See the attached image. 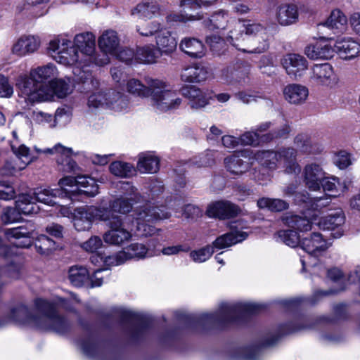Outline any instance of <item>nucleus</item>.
Here are the masks:
<instances>
[{
  "mask_svg": "<svg viewBox=\"0 0 360 360\" xmlns=\"http://www.w3.org/2000/svg\"><path fill=\"white\" fill-rule=\"evenodd\" d=\"M48 49L53 53L58 63L64 65H75L73 72L77 75L78 79L83 83L90 80L94 88L98 86V80L84 71L77 73L79 69L91 63L102 66L110 63L108 57L96 56V36L91 32L75 34L72 41L68 36H56L49 41Z\"/></svg>",
  "mask_w": 360,
  "mask_h": 360,
  "instance_id": "nucleus-1",
  "label": "nucleus"
},
{
  "mask_svg": "<svg viewBox=\"0 0 360 360\" xmlns=\"http://www.w3.org/2000/svg\"><path fill=\"white\" fill-rule=\"evenodd\" d=\"M331 30L334 34H340L347 29V18L340 10H334L323 25Z\"/></svg>",
  "mask_w": 360,
  "mask_h": 360,
  "instance_id": "nucleus-34",
  "label": "nucleus"
},
{
  "mask_svg": "<svg viewBox=\"0 0 360 360\" xmlns=\"http://www.w3.org/2000/svg\"><path fill=\"white\" fill-rule=\"evenodd\" d=\"M209 72L206 67L196 65L185 68L181 74V80L188 83H200L208 77Z\"/></svg>",
  "mask_w": 360,
  "mask_h": 360,
  "instance_id": "nucleus-33",
  "label": "nucleus"
},
{
  "mask_svg": "<svg viewBox=\"0 0 360 360\" xmlns=\"http://www.w3.org/2000/svg\"><path fill=\"white\" fill-rule=\"evenodd\" d=\"M127 259L132 258L142 259L147 256L148 249L144 244L134 243L127 246L124 250Z\"/></svg>",
  "mask_w": 360,
  "mask_h": 360,
  "instance_id": "nucleus-52",
  "label": "nucleus"
},
{
  "mask_svg": "<svg viewBox=\"0 0 360 360\" xmlns=\"http://www.w3.org/2000/svg\"><path fill=\"white\" fill-rule=\"evenodd\" d=\"M136 63L153 64L162 56L155 45L146 44L136 48Z\"/></svg>",
  "mask_w": 360,
  "mask_h": 360,
  "instance_id": "nucleus-36",
  "label": "nucleus"
},
{
  "mask_svg": "<svg viewBox=\"0 0 360 360\" xmlns=\"http://www.w3.org/2000/svg\"><path fill=\"white\" fill-rule=\"evenodd\" d=\"M37 89V92H30V103L33 105L36 103L51 101L55 96L63 98L72 92L73 88L70 78L56 79L49 81V85H41Z\"/></svg>",
  "mask_w": 360,
  "mask_h": 360,
  "instance_id": "nucleus-8",
  "label": "nucleus"
},
{
  "mask_svg": "<svg viewBox=\"0 0 360 360\" xmlns=\"http://www.w3.org/2000/svg\"><path fill=\"white\" fill-rule=\"evenodd\" d=\"M241 307L248 311L256 312L260 307V305L255 303H246L243 304V306L240 304H224L221 307V314L224 319H229Z\"/></svg>",
  "mask_w": 360,
  "mask_h": 360,
  "instance_id": "nucleus-46",
  "label": "nucleus"
},
{
  "mask_svg": "<svg viewBox=\"0 0 360 360\" xmlns=\"http://www.w3.org/2000/svg\"><path fill=\"white\" fill-rule=\"evenodd\" d=\"M309 79L317 86L334 88L339 84V77L329 63L314 65L310 70Z\"/></svg>",
  "mask_w": 360,
  "mask_h": 360,
  "instance_id": "nucleus-15",
  "label": "nucleus"
},
{
  "mask_svg": "<svg viewBox=\"0 0 360 360\" xmlns=\"http://www.w3.org/2000/svg\"><path fill=\"white\" fill-rule=\"evenodd\" d=\"M110 171L113 175L124 178L129 177L136 172L131 164L122 161L112 162L110 165Z\"/></svg>",
  "mask_w": 360,
  "mask_h": 360,
  "instance_id": "nucleus-47",
  "label": "nucleus"
},
{
  "mask_svg": "<svg viewBox=\"0 0 360 360\" xmlns=\"http://www.w3.org/2000/svg\"><path fill=\"white\" fill-rule=\"evenodd\" d=\"M240 212V209L230 201L221 200L210 204L206 213L210 217L221 219L236 217Z\"/></svg>",
  "mask_w": 360,
  "mask_h": 360,
  "instance_id": "nucleus-21",
  "label": "nucleus"
},
{
  "mask_svg": "<svg viewBox=\"0 0 360 360\" xmlns=\"http://www.w3.org/2000/svg\"><path fill=\"white\" fill-rule=\"evenodd\" d=\"M283 96L285 101L295 105L304 104L309 97L308 88L301 84H289L283 87Z\"/></svg>",
  "mask_w": 360,
  "mask_h": 360,
  "instance_id": "nucleus-25",
  "label": "nucleus"
},
{
  "mask_svg": "<svg viewBox=\"0 0 360 360\" xmlns=\"http://www.w3.org/2000/svg\"><path fill=\"white\" fill-rule=\"evenodd\" d=\"M228 22V15L224 12H219L212 15L206 22V26L212 29H225Z\"/></svg>",
  "mask_w": 360,
  "mask_h": 360,
  "instance_id": "nucleus-56",
  "label": "nucleus"
},
{
  "mask_svg": "<svg viewBox=\"0 0 360 360\" xmlns=\"http://www.w3.org/2000/svg\"><path fill=\"white\" fill-rule=\"evenodd\" d=\"M159 4L152 0H145L139 3L131 11V14L141 19H151L160 14Z\"/></svg>",
  "mask_w": 360,
  "mask_h": 360,
  "instance_id": "nucleus-29",
  "label": "nucleus"
},
{
  "mask_svg": "<svg viewBox=\"0 0 360 360\" xmlns=\"http://www.w3.org/2000/svg\"><path fill=\"white\" fill-rule=\"evenodd\" d=\"M182 94L188 100L189 106L194 110L202 109L207 106L211 98L208 90L195 86L184 88L182 90Z\"/></svg>",
  "mask_w": 360,
  "mask_h": 360,
  "instance_id": "nucleus-23",
  "label": "nucleus"
},
{
  "mask_svg": "<svg viewBox=\"0 0 360 360\" xmlns=\"http://www.w3.org/2000/svg\"><path fill=\"white\" fill-rule=\"evenodd\" d=\"M6 235L8 238H23L22 241L13 243L17 247L27 248L31 245L30 238L32 236V232L27 231L23 226L8 229L6 231Z\"/></svg>",
  "mask_w": 360,
  "mask_h": 360,
  "instance_id": "nucleus-42",
  "label": "nucleus"
},
{
  "mask_svg": "<svg viewBox=\"0 0 360 360\" xmlns=\"http://www.w3.org/2000/svg\"><path fill=\"white\" fill-rule=\"evenodd\" d=\"M262 138L257 131H250L243 134L239 137V140L240 145L243 146H257L260 143Z\"/></svg>",
  "mask_w": 360,
  "mask_h": 360,
  "instance_id": "nucleus-57",
  "label": "nucleus"
},
{
  "mask_svg": "<svg viewBox=\"0 0 360 360\" xmlns=\"http://www.w3.org/2000/svg\"><path fill=\"white\" fill-rule=\"evenodd\" d=\"M181 51L191 58H200L205 55V47L203 43L194 37H184L179 44Z\"/></svg>",
  "mask_w": 360,
  "mask_h": 360,
  "instance_id": "nucleus-30",
  "label": "nucleus"
},
{
  "mask_svg": "<svg viewBox=\"0 0 360 360\" xmlns=\"http://www.w3.org/2000/svg\"><path fill=\"white\" fill-rule=\"evenodd\" d=\"M281 65L291 79H298L306 73L309 63L305 57L300 54L288 53L281 59Z\"/></svg>",
  "mask_w": 360,
  "mask_h": 360,
  "instance_id": "nucleus-17",
  "label": "nucleus"
},
{
  "mask_svg": "<svg viewBox=\"0 0 360 360\" xmlns=\"http://www.w3.org/2000/svg\"><path fill=\"white\" fill-rule=\"evenodd\" d=\"M68 278L70 283L75 286H82L89 279V272L82 266H73L70 268Z\"/></svg>",
  "mask_w": 360,
  "mask_h": 360,
  "instance_id": "nucleus-45",
  "label": "nucleus"
},
{
  "mask_svg": "<svg viewBox=\"0 0 360 360\" xmlns=\"http://www.w3.org/2000/svg\"><path fill=\"white\" fill-rule=\"evenodd\" d=\"M112 217L111 210L103 207L84 206L77 207L72 213V222L78 231L90 229L94 220L106 221Z\"/></svg>",
  "mask_w": 360,
  "mask_h": 360,
  "instance_id": "nucleus-10",
  "label": "nucleus"
},
{
  "mask_svg": "<svg viewBox=\"0 0 360 360\" xmlns=\"http://www.w3.org/2000/svg\"><path fill=\"white\" fill-rule=\"evenodd\" d=\"M122 188L127 191L124 196L113 200L110 204V207H106L111 210V213L127 214L131 210L132 205L140 200L141 196L137 193L136 188L128 182L122 183Z\"/></svg>",
  "mask_w": 360,
  "mask_h": 360,
  "instance_id": "nucleus-16",
  "label": "nucleus"
},
{
  "mask_svg": "<svg viewBox=\"0 0 360 360\" xmlns=\"http://www.w3.org/2000/svg\"><path fill=\"white\" fill-rule=\"evenodd\" d=\"M296 155L297 151L294 148H288L277 152L258 151L254 158L262 165L270 169L282 167L288 174H297L300 172V167L296 161Z\"/></svg>",
  "mask_w": 360,
  "mask_h": 360,
  "instance_id": "nucleus-6",
  "label": "nucleus"
},
{
  "mask_svg": "<svg viewBox=\"0 0 360 360\" xmlns=\"http://www.w3.org/2000/svg\"><path fill=\"white\" fill-rule=\"evenodd\" d=\"M33 199L34 198L28 194L20 195L15 201V207L21 214L25 215L37 213L39 208Z\"/></svg>",
  "mask_w": 360,
  "mask_h": 360,
  "instance_id": "nucleus-43",
  "label": "nucleus"
},
{
  "mask_svg": "<svg viewBox=\"0 0 360 360\" xmlns=\"http://www.w3.org/2000/svg\"><path fill=\"white\" fill-rule=\"evenodd\" d=\"M127 260L126 254L122 250L115 255L105 256L103 264L107 266H117L123 264Z\"/></svg>",
  "mask_w": 360,
  "mask_h": 360,
  "instance_id": "nucleus-64",
  "label": "nucleus"
},
{
  "mask_svg": "<svg viewBox=\"0 0 360 360\" xmlns=\"http://www.w3.org/2000/svg\"><path fill=\"white\" fill-rule=\"evenodd\" d=\"M21 219V213L15 207H6L4 210V212L1 215V220L5 224H11L16 221H19Z\"/></svg>",
  "mask_w": 360,
  "mask_h": 360,
  "instance_id": "nucleus-58",
  "label": "nucleus"
},
{
  "mask_svg": "<svg viewBox=\"0 0 360 360\" xmlns=\"http://www.w3.org/2000/svg\"><path fill=\"white\" fill-rule=\"evenodd\" d=\"M221 77L224 82L229 84L237 83L240 85H244L249 82L248 70L243 67L237 70L227 67L222 70Z\"/></svg>",
  "mask_w": 360,
  "mask_h": 360,
  "instance_id": "nucleus-31",
  "label": "nucleus"
},
{
  "mask_svg": "<svg viewBox=\"0 0 360 360\" xmlns=\"http://www.w3.org/2000/svg\"><path fill=\"white\" fill-rule=\"evenodd\" d=\"M161 23L154 20L147 22L142 25L136 26L137 32L143 37L156 36V34L162 28Z\"/></svg>",
  "mask_w": 360,
  "mask_h": 360,
  "instance_id": "nucleus-54",
  "label": "nucleus"
},
{
  "mask_svg": "<svg viewBox=\"0 0 360 360\" xmlns=\"http://www.w3.org/2000/svg\"><path fill=\"white\" fill-rule=\"evenodd\" d=\"M214 253L212 245H207L190 252V257L194 262L202 263L208 260Z\"/></svg>",
  "mask_w": 360,
  "mask_h": 360,
  "instance_id": "nucleus-55",
  "label": "nucleus"
},
{
  "mask_svg": "<svg viewBox=\"0 0 360 360\" xmlns=\"http://www.w3.org/2000/svg\"><path fill=\"white\" fill-rule=\"evenodd\" d=\"M13 87L7 77L0 75V98H10L13 94Z\"/></svg>",
  "mask_w": 360,
  "mask_h": 360,
  "instance_id": "nucleus-63",
  "label": "nucleus"
},
{
  "mask_svg": "<svg viewBox=\"0 0 360 360\" xmlns=\"http://www.w3.org/2000/svg\"><path fill=\"white\" fill-rule=\"evenodd\" d=\"M113 56L127 63L136 62V50L134 51L130 48L118 49L116 55Z\"/></svg>",
  "mask_w": 360,
  "mask_h": 360,
  "instance_id": "nucleus-59",
  "label": "nucleus"
},
{
  "mask_svg": "<svg viewBox=\"0 0 360 360\" xmlns=\"http://www.w3.org/2000/svg\"><path fill=\"white\" fill-rule=\"evenodd\" d=\"M170 213L165 207H159L146 204L136 209L131 217H127L125 221L120 217L113 215L108 221L109 229L105 232L103 238L105 243L121 246L129 242L134 235L151 236L159 230L146 224L156 220L168 219Z\"/></svg>",
  "mask_w": 360,
  "mask_h": 360,
  "instance_id": "nucleus-2",
  "label": "nucleus"
},
{
  "mask_svg": "<svg viewBox=\"0 0 360 360\" xmlns=\"http://www.w3.org/2000/svg\"><path fill=\"white\" fill-rule=\"evenodd\" d=\"M333 162L340 169H345L352 165L354 159L352 153L345 150H340L333 153Z\"/></svg>",
  "mask_w": 360,
  "mask_h": 360,
  "instance_id": "nucleus-49",
  "label": "nucleus"
},
{
  "mask_svg": "<svg viewBox=\"0 0 360 360\" xmlns=\"http://www.w3.org/2000/svg\"><path fill=\"white\" fill-rule=\"evenodd\" d=\"M61 112H57L55 117L52 115L46 113L41 110H34L32 112L31 118L37 124H46L49 127H53L56 126V120L60 116Z\"/></svg>",
  "mask_w": 360,
  "mask_h": 360,
  "instance_id": "nucleus-50",
  "label": "nucleus"
},
{
  "mask_svg": "<svg viewBox=\"0 0 360 360\" xmlns=\"http://www.w3.org/2000/svg\"><path fill=\"white\" fill-rule=\"evenodd\" d=\"M248 233L242 231H233L223 234L212 243L213 248L218 250L226 248L233 245L238 243H240L246 239Z\"/></svg>",
  "mask_w": 360,
  "mask_h": 360,
  "instance_id": "nucleus-32",
  "label": "nucleus"
},
{
  "mask_svg": "<svg viewBox=\"0 0 360 360\" xmlns=\"http://www.w3.org/2000/svg\"><path fill=\"white\" fill-rule=\"evenodd\" d=\"M345 214L342 210L338 208L330 210L320 219L317 218L316 225L321 230L331 231L334 238H340L345 232Z\"/></svg>",
  "mask_w": 360,
  "mask_h": 360,
  "instance_id": "nucleus-14",
  "label": "nucleus"
},
{
  "mask_svg": "<svg viewBox=\"0 0 360 360\" xmlns=\"http://www.w3.org/2000/svg\"><path fill=\"white\" fill-rule=\"evenodd\" d=\"M278 238L286 245L291 248L300 246L301 248V236L295 230H282L277 233Z\"/></svg>",
  "mask_w": 360,
  "mask_h": 360,
  "instance_id": "nucleus-48",
  "label": "nucleus"
},
{
  "mask_svg": "<svg viewBox=\"0 0 360 360\" xmlns=\"http://www.w3.org/2000/svg\"><path fill=\"white\" fill-rule=\"evenodd\" d=\"M224 165L226 169L235 175H241L249 169V163L244 162L235 154L226 158Z\"/></svg>",
  "mask_w": 360,
  "mask_h": 360,
  "instance_id": "nucleus-44",
  "label": "nucleus"
},
{
  "mask_svg": "<svg viewBox=\"0 0 360 360\" xmlns=\"http://www.w3.org/2000/svg\"><path fill=\"white\" fill-rule=\"evenodd\" d=\"M304 54L310 60H328L333 56L334 50L326 41H317L305 47Z\"/></svg>",
  "mask_w": 360,
  "mask_h": 360,
  "instance_id": "nucleus-28",
  "label": "nucleus"
},
{
  "mask_svg": "<svg viewBox=\"0 0 360 360\" xmlns=\"http://www.w3.org/2000/svg\"><path fill=\"white\" fill-rule=\"evenodd\" d=\"M33 195L36 201L53 206L56 204V198L58 195L63 196L65 193L61 188L60 190H53L49 188H37L34 190Z\"/></svg>",
  "mask_w": 360,
  "mask_h": 360,
  "instance_id": "nucleus-41",
  "label": "nucleus"
},
{
  "mask_svg": "<svg viewBox=\"0 0 360 360\" xmlns=\"http://www.w3.org/2000/svg\"><path fill=\"white\" fill-rule=\"evenodd\" d=\"M335 47L340 56L345 60H352L360 53V43L352 37L338 39Z\"/></svg>",
  "mask_w": 360,
  "mask_h": 360,
  "instance_id": "nucleus-27",
  "label": "nucleus"
},
{
  "mask_svg": "<svg viewBox=\"0 0 360 360\" xmlns=\"http://www.w3.org/2000/svg\"><path fill=\"white\" fill-rule=\"evenodd\" d=\"M41 46L39 37L35 35H22L13 45L11 51L14 55L24 57L38 51Z\"/></svg>",
  "mask_w": 360,
  "mask_h": 360,
  "instance_id": "nucleus-22",
  "label": "nucleus"
},
{
  "mask_svg": "<svg viewBox=\"0 0 360 360\" xmlns=\"http://www.w3.org/2000/svg\"><path fill=\"white\" fill-rule=\"evenodd\" d=\"M151 78L146 79L147 86L144 85L139 79L131 78L127 80L125 83L126 91L132 95L139 96L141 98H148L152 91L150 86L149 81Z\"/></svg>",
  "mask_w": 360,
  "mask_h": 360,
  "instance_id": "nucleus-39",
  "label": "nucleus"
},
{
  "mask_svg": "<svg viewBox=\"0 0 360 360\" xmlns=\"http://www.w3.org/2000/svg\"><path fill=\"white\" fill-rule=\"evenodd\" d=\"M330 245L320 233L314 232L309 237L302 238L301 248L307 254V259L302 257L300 259L302 264V270H305L307 266H314L315 263L309 261L314 257H317L324 252Z\"/></svg>",
  "mask_w": 360,
  "mask_h": 360,
  "instance_id": "nucleus-13",
  "label": "nucleus"
},
{
  "mask_svg": "<svg viewBox=\"0 0 360 360\" xmlns=\"http://www.w3.org/2000/svg\"><path fill=\"white\" fill-rule=\"evenodd\" d=\"M160 168V160L151 153H142L139 156L137 169L141 173L153 174Z\"/></svg>",
  "mask_w": 360,
  "mask_h": 360,
  "instance_id": "nucleus-38",
  "label": "nucleus"
},
{
  "mask_svg": "<svg viewBox=\"0 0 360 360\" xmlns=\"http://www.w3.org/2000/svg\"><path fill=\"white\" fill-rule=\"evenodd\" d=\"M38 153L54 155L58 169L64 172H76L78 166L72 160L73 156L79 155V152H75L72 148H68L60 143L55 145L52 148L39 149L35 148Z\"/></svg>",
  "mask_w": 360,
  "mask_h": 360,
  "instance_id": "nucleus-12",
  "label": "nucleus"
},
{
  "mask_svg": "<svg viewBox=\"0 0 360 360\" xmlns=\"http://www.w3.org/2000/svg\"><path fill=\"white\" fill-rule=\"evenodd\" d=\"M294 143L297 148L303 153L314 154L321 152V146L313 141L311 136L307 134H300L296 136Z\"/></svg>",
  "mask_w": 360,
  "mask_h": 360,
  "instance_id": "nucleus-40",
  "label": "nucleus"
},
{
  "mask_svg": "<svg viewBox=\"0 0 360 360\" xmlns=\"http://www.w3.org/2000/svg\"><path fill=\"white\" fill-rule=\"evenodd\" d=\"M91 109L110 108L120 112L127 108L128 104L124 97L115 91H97L91 94L87 101Z\"/></svg>",
  "mask_w": 360,
  "mask_h": 360,
  "instance_id": "nucleus-11",
  "label": "nucleus"
},
{
  "mask_svg": "<svg viewBox=\"0 0 360 360\" xmlns=\"http://www.w3.org/2000/svg\"><path fill=\"white\" fill-rule=\"evenodd\" d=\"M326 175L322 167L316 162L307 164L302 171V178L305 186L311 191L320 190L321 181Z\"/></svg>",
  "mask_w": 360,
  "mask_h": 360,
  "instance_id": "nucleus-20",
  "label": "nucleus"
},
{
  "mask_svg": "<svg viewBox=\"0 0 360 360\" xmlns=\"http://www.w3.org/2000/svg\"><path fill=\"white\" fill-rule=\"evenodd\" d=\"M294 201L295 203L300 205L304 203L306 207L314 210H319L329 205L330 201L327 198L319 197L311 198L307 192H297L294 194Z\"/></svg>",
  "mask_w": 360,
  "mask_h": 360,
  "instance_id": "nucleus-37",
  "label": "nucleus"
},
{
  "mask_svg": "<svg viewBox=\"0 0 360 360\" xmlns=\"http://www.w3.org/2000/svg\"><path fill=\"white\" fill-rule=\"evenodd\" d=\"M259 208H267L273 212H281L288 208V203L281 199L262 198L257 201Z\"/></svg>",
  "mask_w": 360,
  "mask_h": 360,
  "instance_id": "nucleus-51",
  "label": "nucleus"
},
{
  "mask_svg": "<svg viewBox=\"0 0 360 360\" xmlns=\"http://www.w3.org/2000/svg\"><path fill=\"white\" fill-rule=\"evenodd\" d=\"M155 41V46L162 56L170 55L176 50L177 46L176 37L171 31L164 27L156 34Z\"/></svg>",
  "mask_w": 360,
  "mask_h": 360,
  "instance_id": "nucleus-26",
  "label": "nucleus"
},
{
  "mask_svg": "<svg viewBox=\"0 0 360 360\" xmlns=\"http://www.w3.org/2000/svg\"><path fill=\"white\" fill-rule=\"evenodd\" d=\"M103 245L102 240L100 237L94 236H91L89 240L85 241L81 245L83 250L86 252L94 253L97 250L101 248Z\"/></svg>",
  "mask_w": 360,
  "mask_h": 360,
  "instance_id": "nucleus-61",
  "label": "nucleus"
},
{
  "mask_svg": "<svg viewBox=\"0 0 360 360\" xmlns=\"http://www.w3.org/2000/svg\"><path fill=\"white\" fill-rule=\"evenodd\" d=\"M149 81L152 89L150 95L151 105L157 112H165L179 108L182 100L169 84L158 79Z\"/></svg>",
  "mask_w": 360,
  "mask_h": 360,
  "instance_id": "nucleus-7",
  "label": "nucleus"
},
{
  "mask_svg": "<svg viewBox=\"0 0 360 360\" xmlns=\"http://www.w3.org/2000/svg\"><path fill=\"white\" fill-rule=\"evenodd\" d=\"M340 185V184L338 178L333 176H326V175H324L323 181H321V187L323 188L326 193H329L328 195L330 197L336 198L340 194L338 188Z\"/></svg>",
  "mask_w": 360,
  "mask_h": 360,
  "instance_id": "nucleus-53",
  "label": "nucleus"
},
{
  "mask_svg": "<svg viewBox=\"0 0 360 360\" xmlns=\"http://www.w3.org/2000/svg\"><path fill=\"white\" fill-rule=\"evenodd\" d=\"M98 46L100 51L104 54L103 57L116 55L120 46V38L117 32L113 30L103 31L98 38Z\"/></svg>",
  "mask_w": 360,
  "mask_h": 360,
  "instance_id": "nucleus-24",
  "label": "nucleus"
},
{
  "mask_svg": "<svg viewBox=\"0 0 360 360\" xmlns=\"http://www.w3.org/2000/svg\"><path fill=\"white\" fill-rule=\"evenodd\" d=\"M317 214L308 212L303 215L288 214L283 217V221L288 227L300 233L311 230L313 224H316Z\"/></svg>",
  "mask_w": 360,
  "mask_h": 360,
  "instance_id": "nucleus-19",
  "label": "nucleus"
},
{
  "mask_svg": "<svg viewBox=\"0 0 360 360\" xmlns=\"http://www.w3.org/2000/svg\"><path fill=\"white\" fill-rule=\"evenodd\" d=\"M214 162L213 153L211 151L202 153L191 160L190 165L196 167H207Z\"/></svg>",
  "mask_w": 360,
  "mask_h": 360,
  "instance_id": "nucleus-60",
  "label": "nucleus"
},
{
  "mask_svg": "<svg viewBox=\"0 0 360 360\" xmlns=\"http://www.w3.org/2000/svg\"><path fill=\"white\" fill-rule=\"evenodd\" d=\"M54 241L44 235H41L39 237L37 243L36 244L37 248L41 254L48 253L54 248Z\"/></svg>",
  "mask_w": 360,
  "mask_h": 360,
  "instance_id": "nucleus-62",
  "label": "nucleus"
},
{
  "mask_svg": "<svg viewBox=\"0 0 360 360\" xmlns=\"http://www.w3.org/2000/svg\"><path fill=\"white\" fill-rule=\"evenodd\" d=\"M298 11L296 6L292 4H283L278 7L276 19L281 25H289L297 22Z\"/></svg>",
  "mask_w": 360,
  "mask_h": 360,
  "instance_id": "nucleus-35",
  "label": "nucleus"
},
{
  "mask_svg": "<svg viewBox=\"0 0 360 360\" xmlns=\"http://www.w3.org/2000/svg\"><path fill=\"white\" fill-rule=\"evenodd\" d=\"M226 39L239 51L262 53L269 47L271 35L267 27L249 19L233 20Z\"/></svg>",
  "mask_w": 360,
  "mask_h": 360,
  "instance_id": "nucleus-3",
  "label": "nucleus"
},
{
  "mask_svg": "<svg viewBox=\"0 0 360 360\" xmlns=\"http://www.w3.org/2000/svg\"><path fill=\"white\" fill-rule=\"evenodd\" d=\"M58 185L64 191L65 196L70 198L80 193L89 197L98 193V185L94 179L89 176H65L59 181Z\"/></svg>",
  "mask_w": 360,
  "mask_h": 360,
  "instance_id": "nucleus-9",
  "label": "nucleus"
},
{
  "mask_svg": "<svg viewBox=\"0 0 360 360\" xmlns=\"http://www.w3.org/2000/svg\"><path fill=\"white\" fill-rule=\"evenodd\" d=\"M35 303L39 314L37 316H31L28 309L20 305L11 310L9 318L0 319V327L13 322L41 330H53L58 333H63L68 328V322L58 315L55 304L41 299L37 300Z\"/></svg>",
  "mask_w": 360,
  "mask_h": 360,
  "instance_id": "nucleus-4",
  "label": "nucleus"
},
{
  "mask_svg": "<svg viewBox=\"0 0 360 360\" xmlns=\"http://www.w3.org/2000/svg\"><path fill=\"white\" fill-rule=\"evenodd\" d=\"M58 71L56 66L52 63L38 66L32 68L29 76L26 74L20 75L15 79V86L18 90L20 97L24 98L27 105L30 103V92H37V89L41 85H49V81L56 79Z\"/></svg>",
  "mask_w": 360,
  "mask_h": 360,
  "instance_id": "nucleus-5",
  "label": "nucleus"
},
{
  "mask_svg": "<svg viewBox=\"0 0 360 360\" xmlns=\"http://www.w3.org/2000/svg\"><path fill=\"white\" fill-rule=\"evenodd\" d=\"M11 149L16 160L14 164L6 163L5 167L8 171L5 173L7 174H13L15 172L24 169L37 158L30 153V148L24 144L17 146L12 143Z\"/></svg>",
  "mask_w": 360,
  "mask_h": 360,
  "instance_id": "nucleus-18",
  "label": "nucleus"
}]
</instances>
